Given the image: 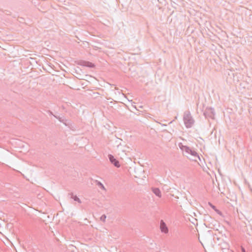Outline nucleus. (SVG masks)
Here are the masks:
<instances>
[{
    "label": "nucleus",
    "mask_w": 252,
    "mask_h": 252,
    "mask_svg": "<svg viewBox=\"0 0 252 252\" xmlns=\"http://www.w3.org/2000/svg\"><path fill=\"white\" fill-rule=\"evenodd\" d=\"M160 229L162 232L164 233H167L168 232V228L165 223L162 220H161L160 222Z\"/></svg>",
    "instance_id": "obj_5"
},
{
    "label": "nucleus",
    "mask_w": 252,
    "mask_h": 252,
    "mask_svg": "<svg viewBox=\"0 0 252 252\" xmlns=\"http://www.w3.org/2000/svg\"><path fill=\"white\" fill-rule=\"evenodd\" d=\"M95 183L102 189H103V190L106 189L104 186H103V185L100 182H99L97 180H95Z\"/></svg>",
    "instance_id": "obj_9"
},
{
    "label": "nucleus",
    "mask_w": 252,
    "mask_h": 252,
    "mask_svg": "<svg viewBox=\"0 0 252 252\" xmlns=\"http://www.w3.org/2000/svg\"><path fill=\"white\" fill-rule=\"evenodd\" d=\"M106 216L105 215H103L100 217V220H101V221H102L103 222H105V220H106Z\"/></svg>",
    "instance_id": "obj_11"
},
{
    "label": "nucleus",
    "mask_w": 252,
    "mask_h": 252,
    "mask_svg": "<svg viewBox=\"0 0 252 252\" xmlns=\"http://www.w3.org/2000/svg\"><path fill=\"white\" fill-rule=\"evenodd\" d=\"M108 158L111 163L115 166L117 167H119L120 166L119 161L117 160L113 156L110 154L108 155Z\"/></svg>",
    "instance_id": "obj_4"
},
{
    "label": "nucleus",
    "mask_w": 252,
    "mask_h": 252,
    "mask_svg": "<svg viewBox=\"0 0 252 252\" xmlns=\"http://www.w3.org/2000/svg\"><path fill=\"white\" fill-rule=\"evenodd\" d=\"M172 123V121L170 122L169 124H171Z\"/></svg>",
    "instance_id": "obj_17"
},
{
    "label": "nucleus",
    "mask_w": 252,
    "mask_h": 252,
    "mask_svg": "<svg viewBox=\"0 0 252 252\" xmlns=\"http://www.w3.org/2000/svg\"><path fill=\"white\" fill-rule=\"evenodd\" d=\"M78 64L82 66H87L91 68L94 67V64L93 63H92L84 61H80L79 62Z\"/></svg>",
    "instance_id": "obj_6"
},
{
    "label": "nucleus",
    "mask_w": 252,
    "mask_h": 252,
    "mask_svg": "<svg viewBox=\"0 0 252 252\" xmlns=\"http://www.w3.org/2000/svg\"><path fill=\"white\" fill-rule=\"evenodd\" d=\"M153 191L158 197H160L161 196V191L159 189L153 188Z\"/></svg>",
    "instance_id": "obj_7"
},
{
    "label": "nucleus",
    "mask_w": 252,
    "mask_h": 252,
    "mask_svg": "<svg viewBox=\"0 0 252 252\" xmlns=\"http://www.w3.org/2000/svg\"><path fill=\"white\" fill-rule=\"evenodd\" d=\"M214 211L217 213L219 215H221L222 213L218 209H217V208H216V209L214 210Z\"/></svg>",
    "instance_id": "obj_13"
},
{
    "label": "nucleus",
    "mask_w": 252,
    "mask_h": 252,
    "mask_svg": "<svg viewBox=\"0 0 252 252\" xmlns=\"http://www.w3.org/2000/svg\"><path fill=\"white\" fill-rule=\"evenodd\" d=\"M179 147L183 152L185 153L186 156L188 157V155H190L195 158L194 159H192L195 161H196V159H195L196 158L200 159V157L197 152L194 150L191 149L189 147L183 145L181 143L179 144Z\"/></svg>",
    "instance_id": "obj_1"
},
{
    "label": "nucleus",
    "mask_w": 252,
    "mask_h": 252,
    "mask_svg": "<svg viewBox=\"0 0 252 252\" xmlns=\"http://www.w3.org/2000/svg\"><path fill=\"white\" fill-rule=\"evenodd\" d=\"M48 113L49 115H53L55 118H56L57 119H59L60 121H61V118L60 117H58L53 115V113L51 111H50V110L48 111Z\"/></svg>",
    "instance_id": "obj_10"
},
{
    "label": "nucleus",
    "mask_w": 252,
    "mask_h": 252,
    "mask_svg": "<svg viewBox=\"0 0 252 252\" xmlns=\"http://www.w3.org/2000/svg\"><path fill=\"white\" fill-rule=\"evenodd\" d=\"M203 114L206 118L214 119L215 115L214 109L212 107H207L204 110Z\"/></svg>",
    "instance_id": "obj_3"
},
{
    "label": "nucleus",
    "mask_w": 252,
    "mask_h": 252,
    "mask_svg": "<svg viewBox=\"0 0 252 252\" xmlns=\"http://www.w3.org/2000/svg\"><path fill=\"white\" fill-rule=\"evenodd\" d=\"M69 195H70L71 198H72L74 201H77L79 203H81L80 199L76 195H74L73 193H70L69 194Z\"/></svg>",
    "instance_id": "obj_8"
},
{
    "label": "nucleus",
    "mask_w": 252,
    "mask_h": 252,
    "mask_svg": "<svg viewBox=\"0 0 252 252\" xmlns=\"http://www.w3.org/2000/svg\"><path fill=\"white\" fill-rule=\"evenodd\" d=\"M208 205L213 209V210H215L216 209V207L215 206H214V205H213L211 202H208Z\"/></svg>",
    "instance_id": "obj_12"
},
{
    "label": "nucleus",
    "mask_w": 252,
    "mask_h": 252,
    "mask_svg": "<svg viewBox=\"0 0 252 252\" xmlns=\"http://www.w3.org/2000/svg\"><path fill=\"white\" fill-rule=\"evenodd\" d=\"M120 146V145H118V146H117V147H118V148H119Z\"/></svg>",
    "instance_id": "obj_16"
},
{
    "label": "nucleus",
    "mask_w": 252,
    "mask_h": 252,
    "mask_svg": "<svg viewBox=\"0 0 252 252\" xmlns=\"http://www.w3.org/2000/svg\"><path fill=\"white\" fill-rule=\"evenodd\" d=\"M242 252H246L244 248H242Z\"/></svg>",
    "instance_id": "obj_14"
},
{
    "label": "nucleus",
    "mask_w": 252,
    "mask_h": 252,
    "mask_svg": "<svg viewBox=\"0 0 252 252\" xmlns=\"http://www.w3.org/2000/svg\"><path fill=\"white\" fill-rule=\"evenodd\" d=\"M162 126H166V125L160 124Z\"/></svg>",
    "instance_id": "obj_15"
},
{
    "label": "nucleus",
    "mask_w": 252,
    "mask_h": 252,
    "mask_svg": "<svg viewBox=\"0 0 252 252\" xmlns=\"http://www.w3.org/2000/svg\"><path fill=\"white\" fill-rule=\"evenodd\" d=\"M183 120L185 125L187 128L191 127L194 123V120L189 112H185L184 113Z\"/></svg>",
    "instance_id": "obj_2"
}]
</instances>
